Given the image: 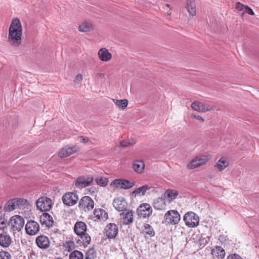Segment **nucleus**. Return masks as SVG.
Segmentation results:
<instances>
[{"label": "nucleus", "mask_w": 259, "mask_h": 259, "mask_svg": "<svg viewBox=\"0 0 259 259\" xmlns=\"http://www.w3.org/2000/svg\"><path fill=\"white\" fill-rule=\"evenodd\" d=\"M22 36V27L20 20L14 18L10 24L8 40L13 46L18 47L21 43Z\"/></svg>", "instance_id": "nucleus-1"}, {"label": "nucleus", "mask_w": 259, "mask_h": 259, "mask_svg": "<svg viewBox=\"0 0 259 259\" xmlns=\"http://www.w3.org/2000/svg\"><path fill=\"white\" fill-rule=\"evenodd\" d=\"M180 214L178 211L176 210L167 211L164 217V221L168 225H177L180 222Z\"/></svg>", "instance_id": "nucleus-2"}, {"label": "nucleus", "mask_w": 259, "mask_h": 259, "mask_svg": "<svg viewBox=\"0 0 259 259\" xmlns=\"http://www.w3.org/2000/svg\"><path fill=\"white\" fill-rule=\"evenodd\" d=\"M52 205V200L47 197H41L36 201L37 208L42 212L49 211Z\"/></svg>", "instance_id": "nucleus-3"}, {"label": "nucleus", "mask_w": 259, "mask_h": 259, "mask_svg": "<svg viewBox=\"0 0 259 259\" xmlns=\"http://www.w3.org/2000/svg\"><path fill=\"white\" fill-rule=\"evenodd\" d=\"M183 220L186 226L194 228L199 225V219L198 216L194 212L190 211L185 213Z\"/></svg>", "instance_id": "nucleus-4"}, {"label": "nucleus", "mask_w": 259, "mask_h": 259, "mask_svg": "<svg viewBox=\"0 0 259 259\" xmlns=\"http://www.w3.org/2000/svg\"><path fill=\"white\" fill-rule=\"evenodd\" d=\"M94 206V202L92 198L89 196L82 197L79 201L78 207L84 211L93 209Z\"/></svg>", "instance_id": "nucleus-5"}, {"label": "nucleus", "mask_w": 259, "mask_h": 259, "mask_svg": "<svg viewBox=\"0 0 259 259\" xmlns=\"http://www.w3.org/2000/svg\"><path fill=\"white\" fill-rule=\"evenodd\" d=\"M77 194L74 192H67L62 197L63 204L68 206L75 205L78 200Z\"/></svg>", "instance_id": "nucleus-6"}, {"label": "nucleus", "mask_w": 259, "mask_h": 259, "mask_svg": "<svg viewBox=\"0 0 259 259\" xmlns=\"http://www.w3.org/2000/svg\"><path fill=\"white\" fill-rule=\"evenodd\" d=\"M94 181V178L89 176H82L78 177L75 182V186L82 189L85 188L91 185Z\"/></svg>", "instance_id": "nucleus-7"}, {"label": "nucleus", "mask_w": 259, "mask_h": 259, "mask_svg": "<svg viewBox=\"0 0 259 259\" xmlns=\"http://www.w3.org/2000/svg\"><path fill=\"white\" fill-rule=\"evenodd\" d=\"M104 233L109 239L115 238L118 233L117 226L114 223L107 224L104 230Z\"/></svg>", "instance_id": "nucleus-8"}, {"label": "nucleus", "mask_w": 259, "mask_h": 259, "mask_svg": "<svg viewBox=\"0 0 259 259\" xmlns=\"http://www.w3.org/2000/svg\"><path fill=\"white\" fill-rule=\"evenodd\" d=\"M137 213L138 216L141 218H149L152 213V209L149 204L143 203L138 207Z\"/></svg>", "instance_id": "nucleus-9"}, {"label": "nucleus", "mask_w": 259, "mask_h": 259, "mask_svg": "<svg viewBox=\"0 0 259 259\" xmlns=\"http://www.w3.org/2000/svg\"><path fill=\"white\" fill-rule=\"evenodd\" d=\"M25 230L29 235L36 234L39 230V225L34 221H29L25 225Z\"/></svg>", "instance_id": "nucleus-10"}, {"label": "nucleus", "mask_w": 259, "mask_h": 259, "mask_svg": "<svg viewBox=\"0 0 259 259\" xmlns=\"http://www.w3.org/2000/svg\"><path fill=\"white\" fill-rule=\"evenodd\" d=\"M208 159L206 156H197L192 159L188 164V168L190 169H194L200 166L205 164Z\"/></svg>", "instance_id": "nucleus-11"}, {"label": "nucleus", "mask_w": 259, "mask_h": 259, "mask_svg": "<svg viewBox=\"0 0 259 259\" xmlns=\"http://www.w3.org/2000/svg\"><path fill=\"white\" fill-rule=\"evenodd\" d=\"M113 205L116 210L123 211L126 210L127 203L124 198L119 197L113 200Z\"/></svg>", "instance_id": "nucleus-12"}, {"label": "nucleus", "mask_w": 259, "mask_h": 259, "mask_svg": "<svg viewBox=\"0 0 259 259\" xmlns=\"http://www.w3.org/2000/svg\"><path fill=\"white\" fill-rule=\"evenodd\" d=\"M10 223L13 228L19 231L24 226V220L20 215H16L11 218Z\"/></svg>", "instance_id": "nucleus-13"}, {"label": "nucleus", "mask_w": 259, "mask_h": 259, "mask_svg": "<svg viewBox=\"0 0 259 259\" xmlns=\"http://www.w3.org/2000/svg\"><path fill=\"white\" fill-rule=\"evenodd\" d=\"M36 243L37 246L41 249H47L50 246L49 239L45 235H39L36 238Z\"/></svg>", "instance_id": "nucleus-14"}, {"label": "nucleus", "mask_w": 259, "mask_h": 259, "mask_svg": "<svg viewBox=\"0 0 259 259\" xmlns=\"http://www.w3.org/2000/svg\"><path fill=\"white\" fill-rule=\"evenodd\" d=\"M134 211L132 210L128 209L126 212H122L120 214L122 217L123 224L125 225H130L134 222Z\"/></svg>", "instance_id": "nucleus-15"}, {"label": "nucleus", "mask_w": 259, "mask_h": 259, "mask_svg": "<svg viewBox=\"0 0 259 259\" xmlns=\"http://www.w3.org/2000/svg\"><path fill=\"white\" fill-rule=\"evenodd\" d=\"M213 259H223L225 256V251L220 246H215L211 250Z\"/></svg>", "instance_id": "nucleus-16"}, {"label": "nucleus", "mask_w": 259, "mask_h": 259, "mask_svg": "<svg viewBox=\"0 0 259 259\" xmlns=\"http://www.w3.org/2000/svg\"><path fill=\"white\" fill-rule=\"evenodd\" d=\"M12 243L11 236L6 232H3L0 234V246L7 248L10 246Z\"/></svg>", "instance_id": "nucleus-17"}, {"label": "nucleus", "mask_w": 259, "mask_h": 259, "mask_svg": "<svg viewBox=\"0 0 259 259\" xmlns=\"http://www.w3.org/2000/svg\"><path fill=\"white\" fill-rule=\"evenodd\" d=\"M39 220L42 225H46L48 227H52L54 223L52 217L47 212L43 213L40 216Z\"/></svg>", "instance_id": "nucleus-18"}, {"label": "nucleus", "mask_w": 259, "mask_h": 259, "mask_svg": "<svg viewBox=\"0 0 259 259\" xmlns=\"http://www.w3.org/2000/svg\"><path fill=\"white\" fill-rule=\"evenodd\" d=\"M87 228V227L85 223L81 221L77 222L74 226V231L78 236L86 232Z\"/></svg>", "instance_id": "nucleus-19"}, {"label": "nucleus", "mask_w": 259, "mask_h": 259, "mask_svg": "<svg viewBox=\"0 0 259 259\" xmlns=\"http://www.w3.org/2000/svg\"><path fill=\"white\" fill-rule=\"evenodd\" d=\"M179 194L178 191L174 189H168L164 193V197L169 202L175 199Z\"/></svg>", "instance_id": "nucleus-20"}, {"label": "nucleus", "mask_w": 259, "mask_h": 259, "mask_svg": "<svg viewBox=\"0 0 259 259\" xmlns=\"http://www.w3.org/2000/svg\"><path fill=\"white\" fill-rule=\"evenodd\" d=\"M100 59L103 61H108L112 57L111 54L106 48L101 49L98 52Z\"/></svg>", "instance_id": "nucleus-21"}, {"label": "nucleus", "mask_w": 259, "mask_h": 259, "mask_svg": "<svg viewBox=\"0 0 259 259\" xmlns=\"http://www.w3.org/2000/svg\"><path fill=\"white\" fill-rule=\"evenodd\" d=\"M186 8L190 16H194L196 15V5L194 0H187Z\"/></svg>", "instance_id": "nucleus-22"}, {"label": "nucleus", "mask_w": 259, "mask_h": 259, "mask_svg": "<svg viewBox=\"0 0 259 259\" xmlns=\"http://www.w3.org/2000/svg\"><path fill=\"white\" fill-rule=\"evenodd\" d=\"M76 151L74 147H66L62 149L59 153V156L61 158H64L69 156Z\"/></svg>", "instance_id": "nucleus-23"}, {"label": "nucleus", "mask_w": 259, "mask_h": 259, "mask_svg": "<svg viewBox=\"0 0 259 259\" xmlns=\"http://www.w3.org/2000/svg\"><path fill=\"white\" fill-rule=\"evenodd\" d=\"M79 237L80 238V240L78 239L77 241V243H78L79 245H88L90 244L91 241V238L90 236L87 234L86 232L84 233H83L82 235H78Z\"/></svg>", "instance_id": "nucleus-24"}, {"label": "nucleus", "mask_w": 259, "mask_h": 259, "mask_svg": "<svg viewBox=\"0 0 259 259\" xmlns=\"http://www.w3.org/2000/svg\"><path fill=\"white\" fill-rule=\"evenodd\" d=\"M95 217L98 220L106 219L108 217L107 213L103 209H95L94 211Z\"/></svg>", "instance_id": "nucleus-25"}, {"label": "nucleus", "mask_w": 259, "mask_h": 259, "mask_svg": "<svg viewBox=\"0 0 259 259\" xmlns=\"http://www.w3.org/2000/svg\"><path fill=\"white\" fill-rule=\"evenodd\" d=\"M145 164L143 161L137 160L135 161L133 164V168L134 170L138 173H141L144 170Z\"/></svg>", "instance_id": "nucleus-26"}, {"label": "nucleus", "mask_w": 259, "mask_h": 259, "mask_svg": "<svg viewBox=\"0 0 259 259\" xmlns=\"http://www.w3.org/2000/svg\"><path fill=\"white\" fill-rule=\"evenodd\" d=\"M15 201V199H14L9 200L4 206V210L5 211H11L17 208Z\"/></svg>", "instance_id": "nucleus-27"}, {"label": "nucleus", "mask_w": 259, "mask_h": 259, "mask_svg": "<svg viewBox=\"0 0 259 259\" xmlns=\"http://www.w3.org/2000/svg\"><path fill=\"white\" fill-rule=\"evenodd\" d=\"M143 231L145 234L148 235L150 237L154 236L155 234L153 227L148 224H144Z\"/></svg>", "instance_id": "nucleus-28"}, {"label": "nucleus", "mask_w": 259, "mask_h": 259, "mask_svg": "<svg viewBox=\"0 0 259 259\" xmlns=\"http://www.w3.org/2000/svg\"><path fill=\"white\" fill-rule=\"evenodd\" d=\"M149 189L150 187L147 185H145L136 189L133 192L132 194H135V195H144L145 194L146 192Z\"/></svg>", "instance_id": "nucleus-29"}, {"label": "nucleus", "mask_w": 259, "mask_h": 259, "mask_svg": "<svg viewBox=\"0 0 259 259\" xmlns=\"http://www.w3.org/2000/svg\"><path fill=\"white\" fill-rule=\"evenodd\" d=\"M92 29V25L90 23L84 22H83L78 27L79 31L81 32H88Z\"/></svg>", "instance_id": "nucleus-30"}, {"label": "nucleus", "mask_w": 259, "mask_h": 259, "mask_svg": "<svg viewBox=\"0 0 259 259\" xmlns=\"http://www.w3.org/2000/svg\"><path fill=\"white\" fill-rule=\"evenodd\" d=\"M228 164V162L222 158L217 162L215 166L220 171H222L227 167Z\"/></svg>", "instance_id": "nucleus-31"}, {"label": "nucleus", "mask_w": 259, "mask_h": 259, "mask_svg": "<svg viewBox=\"0 0 259 259\" xmlns=\"http://www.w3.org/2000/svg\"><path fill=\"white\" fill-rule=\"evenodd\" d=\"M113 101L119 108L122 109L126 108L128 104V100L127 99L121 100L113 99Z\"/></svg>", "instance_id": "nucleus-32"}, {"label": "nucleus", "mask_w": 259, "mask_h": 259, "mask_svg": "<svg viewBox=\"0 0 259 259\" xmlns=\"http://www.w3.org/2000/svg\"><path fill=\"white\" fill-rule=\"evenodd\" d=\"M121 188L123 189H128L132 188L135 184L128 180L121 179Z\"/></svg>", "instance_id": "nucleus-33"}, {"label": "nucleus", "mask_w": 259, "mask_h": 259, "mask_svg": "<svg viewBox=\"0 0 259 259\" xmlns=\"http://www.w3.org/2000/svg\"><path fill=\"white\" fill-rule=\"evenodd\" d=\"M83 253L79 250H74L69 255V259H83Z\"/></svg>", "instance_id": "nucleus-34"}, {"label": "nucleus", "mask_w": 259, "mask_h": 259, "mask_svg": "<svg viewBox=\"0 0 259 259\" xmlns=\"http://www.w3.org/2000/svg\"><path fill=\"white\" fill-rule=\"evenodd\" d=\"M96 257V252L94 248H91L87 250L85 259H95Z\"/></svg>", "instance_id": "nucleus-35"}, {"label": "nucleus", "mask_w": 259, "mask_h": 259, "mask_svg": "<svg viewBox=\"0 0 259 259\" xmlns=\"http://www.w3.org/2000/svg\"><path fill=\"white\" fill-rule=\"evenodd\" d=\"M97 184L102 187H105L107 185L108 180L107 178L101 177L97 178L95 179Z\"/></svg>", "instance_id": "nucleus-36"}, {"label": "nucleus", "mask_w": 259, "mask_h": 259, "mask_svg": "<svg viewBox=\"0 0 259 259\" xmlns=\"http://www.w3.org/2000/svg\"><path fill=\"white\" fill-rule=\"evenodd\" d=\"M15 199V203L17 208H20L21 207L24 206L27 202L26 199L23 198H14Z\"/></svg>", "instance_id": "nucleus-37"}, {"label": "nucleus", "mask_w": 259, "mask_h": 259, "mask_svg": "<svg viewBox=\"0 0 259 259\" xmlns=\"http://www.w3.org/2000/svg\"><path fill=\"white\" fill-rule=\"evenodd\" d=\"M200 102L198 101H195L191 104V108L195 111L198 112H205V110L202 109L200 110Z\"/></svg>", "instance_id": "nucleus-38"}, {"label": "nucleus", "mask_w": 259, "mask_h": 259, "mask_svg": "<svg viewBox=\"0 0 259 259\" xmlns=\"http://www.w3.org/2000/svg\"><path fill=\"white\" fill-rule=\"evenodd\" d=\"M153 206L157 209H161L162 207V200L161 199H158L154 201L153 203Z\"/></svg>", "instance_id": "nucleus-39"}, {"label": "nucleus", "mask_w": 259, "mask_h": 259, "mask_svg": "<svg viewBox=\"0 0 259 259\" xmlns=\"http://www.w3.org/2000/svg\"><path fill=\"white\" fill-rule=\"evenodd\" d=\"M121 179H115L113 180L110 184V186L114 187L115 188H121Z\"/></svg>", "instance_id": "nucleus-40"}, {"label": "nucleus", "mask_w": 259, "mask_h": 259, "mask_svg": "<svg viewBox=\"0 0 259 259\" xmlns=\"http://www.w3.org/2000/svg\"><path fill=\"white\" fill-rule=\"evenodd\" d=\"M11 254L8 251L2 250L0 251V259H10Z\"/></svg>", "instance_id": "nucleus-41"}, {"label": "nucleus", "mask_w": 259, "mask_h": 259, "mask_svg": "<svg viewBox=\"0 0 259 259\" xmlns=\"http://www.w3.org/2000/svg\"><path fill=\"white\" fill-rule=\"evenodd\" d=\"M7 220L2 216L0 217V230H4L7 227Z\"/></svg>", "instance_id": "nucleus-42"}, {"label": "nucleus", "mask_w": 259, "mask_h": 259, "mask_svg": "<svg viewBox=\"0 0 259 259\" xmlns=\"http://www.w3.org/2000/svg\"><path fill=\"white\" fill-rule=\"evenodd\" d=\"M135 144V142H131L126 140H123L120 142V145L123 147H126L129 146L133 145Z\"/></svg>", "instance_id": "nucleus-43"}, {"label": "nucleus", "mask_w": 259, "mask_h": 259, "mask_svg": "<svg viewBox=\"0 0 259 259\" xmlns=\"http://www.w3.org/2000/svg\"><path fill=\"white\" fill-rule=\"evenodd\" d=\"M199 244L200 246H204L208 242V240L205 237H200L199 240Z\"/></svg>", "instance_id": "nucleus-44"}, {"label": "nucleus", "mask_w": 259, "mask_h": 259, "mask_svg": "<svg viewBox=\"0 0 259 259\" xmlns=\"http://www.w3.org/2000/svg\"><path fill=\"white\" fill-rule=\"evenodd\" d=\"M200 110H202V109H203V110L204 109L205 112L206 111H210L212 109L211 106H210L209 105H205L201 102H200Z\"/></svg>", "instance_id": "nucleus-45"}, {"label": "nucleus", "mask_w": 259, "mask_h": 259, "mask_svg": "<svg viewBox=\"0 0 259 259\" xmlns=\"http://www.w3.org/2000/svg\"><path fill=\"white\" fill-rule=\"evenodd\" d=\"M227 259H242V258L239 254L234 253L229 255Z\"/></svg>", "instance_id": "nucleus-46"}, {"label": "nucleus", "mask_w": 259, "mask_h": 259, "mask_svg": "<svg viewBox=\"0 0 259 259\" xmlns=\"http://www.w3.org/2000/svg\"><path fill=\"white\" fill-rule=\"evenodd\" d=\"M245 7H246V5L242 4L240 2H237L236 4V9H237L238 11H242L243 9H245Z\"/></svg>", "instance_id": "nucleus-47"}, {"label": "nucleus", "mask_w": 259, "mask_h": 259, "mask_svg": "<svg viewBox=\"0 0 259 259\" xmlns=\"http://www.w3.org/2000/svg\"><path fill=\"white\" fill-rule=\"evenodd\" d=\"M244 12L247 13L250 15H254V13L253 10L250 8H249L248 6H246V7H245Z\"/></svg>", "instance_id": "nucleus-48"}, {"label": "nucleus", "mask_w": 259, "mask_h": 259, "mask_svg": "<svg viewBox=\"0 0 259 259\" xmlns=\"http://www.w3.org/2000/svg\"><path fill=\"white\" fill-rule=\"evenodd\" d=\"M81 143L86 144L89 142V139L87 137L80 136L78 138Z\"/></svg>", "instance_id": "nucleus-49"}, {"label": "nucleus", "mask_w": 259, "mask_h": 259, "mask_svg": "<svg viewBox=\"0 0 259 259\" xmlns=\"http://www.w3.org/2000/svg\"><path fill=\"white\" fill-rule=\"evenodd\" d=\"M83 79L82 75L81 74H78L75 77V79L74 81L75 82H80Z\"/></svg>", "instance_id": "nucleus-50"}, {"label": "nucleus", "mask_w": 259, "mask_h": 259, "mask_svg": "<svg viewBox=\"0 0 259 259\" xmlns=\"http://www.w3.org/2000/svg\"><path fill=\"white\" fill-rule=\"evenodd\" d=\"M193 116L195 119L199 120L201 122H203L204 121L203 118L199 115H194Z\"/></svg>", "instance_id": "nucleus-51"}, {"label": "nucleus", "mask_w": 259, "mask_h": 259, "mask_svg": "<svg viewBox=\"0 0 259 259\" xmlns=\"http://www.w3.org/2000/svg\"><path fill=\"white\" fill-rule=\"evenodd\" d=\"M165 6L167 7V8H169L170 10L171 9V7H170V6L169 4H166L165 5Z\"/></svg>", "instance_id": "nucleus-52"}, {"label": "nucleus", "mask_w": 259, "mask_h": 259, "mask_svg": "<svg viewBox=\"0 0 259 259\" xmlns=\"http://www.w3.org/2000/svg\"><path fill=\"white\" fill-rule=\"evenodd\" d=\"M98 75H99V76H103V75H104V74H103V73H99V74H98Z\"/></svg>", "instance_id": "nucleus-53"}]
</instances>
